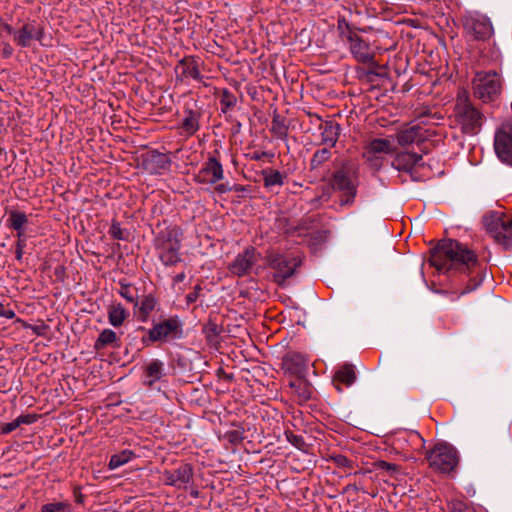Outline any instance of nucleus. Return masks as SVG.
<instances>
[{"label": "nucleus", "instance_id": "f257e3e1", "mask_svg": "<svg viewBox=\"0 0 512 512\" xmlns=\"http://www.w3.org/2000/svg\"><path fill=\"white\" fill-rule=\"evenodd\" d=\"M429 262L441 272L452 267H465L469 270L477 265L478 260L466 246L452 239H444L432 251Z\"/></svg>", "mask_w": 512, "mask_h": 512}, {"label": "nucleus", "instance_id": "f03ea898", "mask_svg": "<svg viewBox=\"0 0 512 512\" xmlns=\"http://www.w3.org/2000/svg\"><path fill=\"white\" fill-rule=\"evenodd\" d=\"M452 120L463 133L471 135L476 134L483 124V114L473 106L465 89L457 93Z\"/></svg>", "mask_w": 512, "mask_h": 512}, {"label": "nucleus", "instance_id": "7ed1b4c3", "mask_svg": "<svg viewBox=\"0 0 512 512\" xmlns=\"http://www.w3.org/2000/svg\"><path fill=\"white\" fill-rule=\"evenodd\" d=\"M474 96L482 102L494 101L501 92L500 76L496 72H477L472 81Z\"/></svg>", "mask_w": 512, "mask_h": 512}, {"label": "nucleus", "instance_id": "20e7f679", "mask_svg": "<svg viewBox=\"0 0 512 512\" xmlns=\"http://www.w3.org/2000/svg\"><path fill=\"white\" fill-rule=\"evenodd\" d=\"M484 226L495 241L505 247L512 245V217L502 212H491L484 217Z\"/></svg>", "mask_w": 512, "mask_h": 512}, {"label": "nucleus", "instance_id": "39448f33", "mask_svg": "<svg viewBox=\"0 0 512 512\" xmlns=\"http://www.w3.org/2000/svg\"><path fill=\"white\" fill-rule=\"evenodd\" d=\"M431 468L442 473H449L458 464V456L454 447L447 443H439L427 453Z\"/></svg>", "mask_w": 512, "mask_h": 512}, {"label": "nucleus", "instance_id": "423d86ee", "mask_svg": "<svg viewBox=\"0 0 512 512\" xmlns=\"http://www.w3.org/2000/svg\"><path fill=\"white\" fill-rule=\"evenodd\" d=\"M494 149L501 162L512 166V121L504 123L496 131Z\"/></svg>", "mask_w": 512, "mask_h": 512}, {"label": "nucleus", "instance_id": "0eeeda50", "mask_svg": "<svg viewBox=\"0 0 512 512\" xmlns=\"http://www.w3.org/2000/svg\"><path fill=\"white\" fill-rule=\"evenodd\" d=\"M464 26L476 39H486L493 34L490 20L479 13H468L464 18Z\"/></svg>", "mask_w": 512, "mask_h": 512}, {"label": "nucleus", "instance_id": "6e6552de", "mask_svg": "<svg viewBox=\"0 0 512 512\" xmlns=\"http://www.w3.org/2000/svg\"><path fill=\"white\" fill-rule=\"evenodd\" d=\"M269 265L275 270L274 280L282 284L287 278L292 276L298 266L296 258H288L282 255H272L269 257Z\"/></svg>", "mask_w": 512, "mask_h": 512}, {"label": "nucleus", "instance_id": "1a4fd4ad", "mask_svg": "<svg viewBox=\"0 0 512 512\" xmlns=\"http://www.w3.org/2000/svg\"><path fill=\"white\" fill-rule=\"evenodd\" d=\"M42 37L43 27L35 20L26 22L21 29L14 32L15 43L23 48L29 47L33 39L41 40Z\"/></svg>", "mask_w": 512, "mask_h": 512}, {"label": "nucleus", "instance_id": "9d476101", "mask_svg": "<svg viewBox=\"0 0 512 512\" xmlns=\"http://www.w3.org/2000/svg\"><path fill=\"white\" fill-rule=\"evenodd\" d=\"M180 324L176 318H169L159 322L148 331V339L151 342L164 340L169 336H176L179 332Z\"/></svg>", "mask_w": 512, "mask_h": 512}, {"label": "nucleus", "instance_id": "9b49d317", "mask_svg": "<svg viewBox=\"0 0 512 512\" xmlns=\"http://www.w3.org/2000/svg\"><path fill=\"white\" fill-rule=\"evenodd\" d=\"M396 151V147L390 138H374L370 140L366 147L364 157L370 163L377 161V154H392Z\"/></svg>", "mask_w": 512, "mask_h": 512}, {"label": "nucleus", "instance_id": "f8f14e48", "mask_svg": "<svg viewBox=\"0 0 512 512\" xmlns=\"http://www.w3.org/2000/svg\"><path fill=\"white\" fill-rule=\"evenodd\" d=\"M156 245L162 250L160 258L165 265L175 264L179 260V246L177 241L172 242L170 232L167 234V238H165V236H159L156 240Z\"/></svg>", "mask_w": 512, "mask_h": 512}, {"label": "nucleus", "instance_id": "ddd939ff", "mask_svg": "<svg viewBox=\"0 0 512 512\" xmlns=\"http://www.w3.org/2000/svg\"><path fill=\"white\" fill-rule=\"evenodd\" d=\"M256 260L255 250L247 249L230 264V271L235 275L242 276L249 272Z\"/></svg>", "mask_w": 512, "mask_h": 512}, {"label": "nucleus", "instance_id": "4468645a", "mask_svg": "<svg viewBox=\"0 0 512 512\" xmlns=\"http://www.w3.org/2000/svg\"><path fill=\"white\" fill-rule=\"evenodd\" d=\"M223 177V170L221 164L215 159L211 158L200 170L198 180L204 183H215Z\"/></svg>", "mask_w": 512, "mask_h": 512}, {"label": "nucleus", "instance_id": "2eb2a0df", "mask_svg": "<svg viewBox=\"0 0 512 512\" xmlns=\"http://www.w3.org/2000/svg\"><path fill=\"white\" fill-rule=\"evenodd\" d=\"M321 132V144L334 147L340 135V125L333 121H327L319 126Z\"/></svg>", "mask_w": 512, "mask_h": 512}, {"label": "nucleus", "instance_id": "dca6fc26", "mask_svg": "<svg viewBox=\"0 0 512 512\" xmlns=\"http://www.w3.org/2000/svg\"><path fill=\"white\" fill-rule=\"evenodd\" d=\"M350 50L359 62L367 63L372 59L368 44L359 37H350Z\"/></svg>", "mask_w": 512, "mask_h": 512}, {"label": "nucleus", "instance_id": "f3484780", "mask_svg": "<svg viewBox=\"0 0 512 512\" xmlns=\"http://www.w3.org/2000/svg\"><path fill=\"white\" fill-rule=\"evenodd\" d=\"M421 156L416 153L402 152L398 153L392 162V167L397 170L409 171L421 160Z\"/></svg>", "mask_w": 512, "mask_h": 512}, {"label": "nucleus", "instance_id": "a211bd4d", "mask_svg": "<svg viewBox=\"0 0 512 512\" xmlns=\"http://www.w3.org/2000/svg\"><path fill=\"white\" fill-rule=\"evenodd\" d=\"M332 184L335 189L346 192V194L350 197V199L343 201L344 204H348L353 201V198L356 194L355 187L349 177H347L343 172H337L334 175Z\"/></svg>", "mask_w": 512, "mask_h": 512}, {"label": "nucleus", "instance_id": "6ab92c4d", "mask_svg": "<svg viewBox=\"0 0 512 512\" xmlns=\"http://www.w3.org/2000/svg\"><path fill=\"white\" fill-rule=\"evenodd\" d=\"M422 138L421 128L417 125L409 126L400 130L397 134V141L399 145H410Z\"/></svg>", "mask_w": 512, "mask_h": 512}, {"label": "nucleus", "instance_id": "aec40b11", "mask_svg": "<svg viewBox=\"0 0 512 512\" xmlns=\"http://www.w3.org/2000/svg\"><path fill=\"white\" fill-rule=\"evenodd\" d=\"M191 61L188 57L182 59L179 64L175 67L176 73V84H189V80L192 77Z\"/></svg>", "mask_w": 512, "mask_h": 512}, {"label": "nucleus", "instance_id": "412c9836", "mask_svg": "<svg viewBox=\"0 0 512 512\" xmlns=\"http://www.w3.org/2000/svg\"><path fill=\"white\" fill-rule=\"evenodd\" d=\"M190 155V147H181L172 154L176 167L182 170L183 173L189 172V166L192 164Z\"/></svg>", "mask_w": 512, "mask_h": 512}, {"label": "nucleus", "instance_id": "4be33fe9", "mask_svg": "<svg viewBox=\"0 0 512 512\" xmlns=\"http://www.w3.org/2000/svg\"><path fill=\"white\" fill-rule=\"evenodd\" d=\"M356 379V373L352 365L345 364L338 369L334 376V382L351 386Z\"/></svg>", "mask_w": 512, "mask_h": 512}, {"label": "nucleus", "instance_id": "5701e85b", "mask_svg": "<svg viewBox=\"0 0 512 512\" xmlns=\"http://www.w3.org/2000/svg\"><path fill=\"white\" fill-rule=\"evenodd\" d=\"M156 299L151 294L143 297L140 303L139 311L137 314L138 320L146 322L149 318L150 313L155 309Z\"/></svg>", "mask_w": 512, "mask_h": 512}, {"label": "nucleus", "instance_id": "b1692460", "mask_svg": "<svg viewBox=\"0 0 512 512\" xmlns=\"http://www.w3.org/2000/svg\"><path fill=\"white\" fill-rule=\"evenodd\" d=\"M126 316L127 312L120 304L109 307L108 319L110 324L114 327L121 326L126 319Z\"/></svg>", "mask_w": 512, "mask_h": 512}, {"label": "nucleus", "instance_id": "393cba45", "mask_svg": "<svg viewBox=\"0 0 512 512\" xmlns=\"http://www.w3.org/2000/svg\"><path fill=\"white\" fill-rule=\"evenodd\" d=\"M118 341L117 334L111 329H104L98 339L95 341L94 348L96 350L103 349L104 347L111 345Z\"/></svg>", "mask_w": 512, "mask_h": 512}, {"label": "nucleus", "instance_id": "a878e982", "mask_svg": "<svg viewBox=\"0 0 512 512\" xmlns=\"http://www.w3.org/2000/svg\"><path fill=\"white\" fill-rule=\"evenodd\" d=\"M28 222L24 212L12 210L9 212L8 227L16 231L23 230V226Z\"/></svg>", "mask_w": 512, "mask_h": 512}, {"label": "nucleus", "instance_id": "bb28decb", "mask_svg": "<svg viewBox=\"0 0 512 512\" xmlns=\"http://www.w3.org/2000/svg\"><path fill=\"white\" fill-rule=\"evenodd\" d=\"M163 370V363L159 360L151 361L145 370L146 377L150 378L149 385L151 386L155 381L161 379Z\"/></svg>", "mask_w": 512, "mask_h": 512}, {"label": "nucleus", "instance_id": "cd10ccee", "mask_svg": "<svg viewBox=\"0 0 512 512\" xmlns=\"http://www.w3.org/2000/svg\"><path fill=\"white\" fill-rule=\"evenodd\" d=\"M135 456L134 452L131 450H123L117 454L111 456L109 461V468L115 469L118 468L127 462H129Z\"/></svg>", "mask_w": 512, "mask_h": 512}, {"label": "nucleus", "instance_id": "c85d7f7f", "mask_svg": "<svg viewBox=\"0 0 512 512\" xmlns=\"http://www.w3.org/2000/svg\"><path fill=\"white\" fill-rule=\"evenodd\" d=\"M264 176V185L268 188L273 186H282L283 185V175L276 170H266L263 172Z\"/></svg>", "mask_w": 512, "mask_h": 512}, {"label": "nucleus", "instance_id": "c756f323", "mask_svg": "<svg viewBox=\"0 0 512 512\" xmlns=\"http://www.w3.org/2000/svg\"><path fill=\"white\" fill-rule=\"evenodd\" d=\"M171 158L168 154L160 153L158 151H151L148 154V161L152 164H155L157 168L164 169L168 167L171 162Z\"/></svg>", "mask_w": 512, "mask_h": 512}, {"label": "nucleus", "instance_id": "7c9ffc66", "mask_svg": "<svg viewBox=\"0 0 512 512\" xmlns=\"http://www.w3.org/2000/svg\"><path fill=\"white\" fill-rule=\"evenodd\" d=\"M286 361L299 369L306 368L309 363V359L304 354L298 352H291L287 354Z\"/></svg>", "mask_w": 512, "mask_h": 512}, {"label": "nucleus", "instance_id": "2f4dec72", "mask_svg": "<svg viewBox=\"0 0 512 512\" xmlns=\"http://www.w3.org/2000/svg\"><path fill=\"white\" fill-rule=\"evenodd\" d=\"M330 158V151L327 148L317 150L311 159L312 168H317Z\"/></svg>", "mask_w": 512, "mask_h": 512}, {"label": "nucleus", "instance_id": "473e14b6", "mask_svg": "<svg viewBox=\"0 0 512 512\" xmlns=\"http://www.w3.org/2000/svg\"><path fill=\"white\" fill-rule=\"evenodd\" d=\"M42 512H69L70 505L65 502L48 503L42 506Z\"/></svg>", "mask_w": 512, "mask_h": 512}, {"label": "nucleus", "instance_id": "72a5a7b5", "mask_svg": "<svg viewBox=\"0 0 512 512\" xmlns=\"http://www.w3.org/2000/svg\"><path fill=\"white\" fill-rule=\"evenodd\" d=\"M109 234L113 239L116 240H127L128 238V235L124 233L120 226V223L116 220L112 221Z\"/></svg>", "mask_w": 512, "mask_h": 512}, {"label": "nucleus", "instance_id": "f704fd0d", "mask_svg": "<svg viewBox=\"0 0 512 512\" xmlns=\"http://www.w3.org/2000/svg\"><path fill=\"white\" fill-rule=\"evenodd\" d=\"M271 130L280 138L285 137L287 134V127L284 125L283 121L279 119V117H274Z\"/></svg>", "mask_w": 512, "mask_h": 512}, {"label": "nucleus", "instance_id": "c9c22d12", "mask_svg": "<svg viewBox=\"0 0 512 512\" xmlns=\"http://www.w3.org/2000/svg\"><path fill=\"white\" fill-rule=\"evenodd\" d=\"M120 295L131 303H135V296L133 294V288L129 284H121Z\"/></svg>", "mask_w": 512, "mask_h": 512}, {"label": "nucleus", "instance_id": "e433bc0d", "mask_svg": "<svg viewBox=\"0 0 512 512\" xmlns=\"http://www.w3.org/2000/svg\"><path fill=\"white\" fill-rule=\"evenodd\" d=\"M377 465L378 468L387 471L391 475L399 471L398 465L386 461H379Z\"/></svg>", "mask_w": 512, "mask_h": 512}, {"label": "nucleus", "instance_id": "4c0bfd02", "mask_svg": "<svg viewBox=\"0 0 512 512\" xmlns=\"http://www.w3.org/2000/svg\"><path fill=\"white\" fill-rule=\"evenodd\" d=\"M19 426H20L19 421L16 418L15 420H13L10 423L2 424L1 425V433L2 434H9L12 431H14L16 428H18Z\"/></svg>", "mask_w": 512, "mask_h": 512}, {"label": "nucleus", "instance_id": "58836bf2", "mask_svg": "<svg viewBox=\"0 0 512 512\" xmlns=\"http://www.w3.org/2000/svg\"><path fill=\"white\" fill-rule=\"evenodd\" d=\"M39 418V415L37 414H26V415H20L17 417V420L19 421V424H32L37 421Z\"/></svg>", "mask_w": 512, "mask_h": 512}, {"label": "nucleus", "instance_id": "ea45409f", "mask_svg": "<svg viewBox=\"0 0 512 512\" xmlns=\"http://www.w3.org/2000/svg\"><path fill=\"white\" fill-rule=\"evenodd\" d=\"M0 316L7 319H12L15 317V312L9 307V305L0 303Z\"/></svg>", "mask_w": 512, "mask_h": 512}, {"label": "nucleus", "instance_id": "a19ab883", "mask_svg": "<svg viewBox=\"0 0 512 512\" xmlns=\"http://www.w3.org/2000/svg\"><path fill=\"white\" fill-rule=\"evenodd\" d=\"M48 325H46L43 321H40L38 325H32L31 330L38 336L45 335L46 330L48 329Z\"/></svg>", "mask_w": 512, "mask_h": 512}, {"label": "nucleus", "instance_id": "79ce46f5", "mask_svg": "<svg viewBox=\"0 0 512 512\" xmlns=\"http://www.w3.org/2000/svg\"><path fill=\"white\" fill-rule=\"evenodd\" d=\"M183 128L187 131V135H190V129L192 128V112H189V115L185 117L183 120Z\"/></svg>", "mask_w": 512, "mask_h": 512}, {"label": "nucleus", "instance_id": "37998d69", "mask_svg": "<svg viewBox=\"0 0 512 512\" xmlns=\"http://www.w3.org/2000/svg\"><path fill=\"white\" fill-rule=\"evenodd\" d=\"M0 31H1V33L6 32L9 35L14 34V32H15L11 25H9L1 20H0Z\"/></svg>", "mask_w": 512, "mask_h": 512}, {"label": "nucleus", "instance_id": "c03bdc74", "mask_svg": "<svg viewBox=\"0 0 512 512\" xmlns=\"http://www.w3.org/2000/svg\"><path fill=\"white\" fill-rule=\"evenodd\" d=\"M13 54V48L10 44H5L2 49V56L4 58H9Z\"/></svg>", "mask_w": 512, "mask_h": 512}, {"label": "nucleus", "instance_id": "a18cd8bd", "mask_svg": "<svg viewBox=\"0 0 512 512\" xmlns=\"http://www.w3.org/2000/svg\"><path fill=\"white\" fill-rule=\"evenodd\" d=\"M17 242L16 244H21V246L25 247V234L23 230L17 231Z\"/></svg>", "mask_w": 512, "mask_h": 512}, {"label": "nucleus", "instance_id": "49530a36", "mask_svg": "<svg viewBox=\"0 0 512 512\" xmlns=\"http://www.w3.org/2000/svg\"><path fill=\"white\" fill-rule=\"evenodd\" d=\"M24 247L21 244H16V259L21 260L23 256Z\"/></svg>", "mask_w": 512, "mask_h": 512}, {"label": "nucleus", "instance_id": "de8ad7c7", "mask_svg": "<svg viewBox=\"0 0 512 512\" xmlns=\"http://www.w3.org/2000/svg\"><path fill=\"white\" fill-rule=\"evenodd\" d=\"M216 190L219 192V193H225L227 191L230 190V188L228 187V185L226 184H219L217 187H216Z\"/></svg>", "mask_w": 512, "mask_h": 512}, {"label": "nucleus", "instance_id": "09e8293b", "mask_svg": "<svg viewBox=\"0 0 512 512\" xmlns=\"http://www.w3.org/2000/svg\"><path fill=\"white\" fill-rule=\"evenodd\" d=\"M267 153L266 152H262V153H258V152H254L251 156V158L253 160H260L262 157L266 156Z\"/></svg>", "mask_w": 512, "mask_h": 512}, {"label": "nucleus", "instance_id": "8fccbe9b", "mask_svg": "<svg viewBox=\"0 0 512 512\" xmlns=\"http://www.w3.org/2000/svg\"><path fill=\"white\" fill-rule=\"evenodd\" d=\"M16 322H17V323H20V324H21V326H22L23 328H29V329H31V327H32V325H31V324L27 323L25 320L20 319V318H17V319H16Z\"/></svg>", "mask_w": 512, "mask_h": 512}, {"label": "nucleus", "instance_id": "3c124183", "mask_svg": "<svg viewBox=\"0 0 512 512\" xmlns=\"http://www.w3.org/2000/svg\"><path fill=\"white\" fill-rule=\"evenodd\" d=\"M184 279H185V274L182 272V273L177 274L173 280L175 283H179V282H182Z\"/></svg>", "mask_w": 512, "mask_h": 512}, {"label": "nucleus", "instance_id": "603ef678", "mask_svg": "<svg viewBox=\"0 0 512 512\" xmlns=\"http://www.w3.org/2000/svg\"><path fill=\"white\" fill-rule=\"evenodd\" d=\"M193 79H194V88L196 87V83H199V84H202V80L198 78V73L194 70V76H193Z\"/></svg>", "mask_w": 512, "mask_h": 512}, {"label": "nucleus", "instance_id": "864d4df0", "mask_svg": "<svg viewBox=\"0 0 512 512\" xmlns=\"http://www.w3.org/2000/svg\"><path fill=\"white\" fill-rule=\"evenodd\" d=\"M300 386H303L304 388L306 387V385L301 381H299L297 383H291L292 388H296V387H300Z\"/></svg>", "mask_w": 512, "mask_h": 512}, {"label": "nucleus", "instance_id": "5fc2aeb1", "mask_svg": "<svg viewBox=\"0 0 512 512\" xmlns=\"http://www.w3.org/2000/svg\"><path fill=\"white\" fill-rule=\"evenodd\" d=\"M76 502L83 503V495L82 494L76 495Z\"/></svg>", "mask_w": 512, "mask_h": 512}, {"label": "nucleus", "instance_id": "6e6d98bb", "mask_svg": "<svg viewBox=\"0 0 512 512\" xmlns=\"http://www.w3.org/2000/svg\"><path fill=\"white\" fill-rule=\"evenodd\" d=\"M186 300L188 303L192 302V300H193L192 293H189L186 295Z\"/></svg>", "mask_w": 512, "mask_h": 512}, {"label": "nucleus", "instance_id": "4d7b16f0", "mask_svg": "<svg viewBox=\"0 0 512 512\" xmlns=\"http://www.w3.org/2000/svg\"><path fill=\"white\" fill-rule=\"evenodd\" d=\"M189 479H190V476H189V475H188L186 478H185V477H183L182 482H188V481H189Z\"/></svg>", "mask_w": 512, "mask_h": 512}, {"label": "nucleus", "instance_id": "13d9d810", "mask_svg": "<svg viewBox=\"0 0 512 512\" xmlns=\"http://www.w3.org/2000/svg\"><path fill=\"white\" fill-rule=\"evenodd\" d=\"M414 437L419 439V440H422L421 437L419 436V434H417V433L414 434Z\"/></svg>", "mask_w": 512, "mask_h": 512}, {"label": "nucleus", "instance_id": "bf43d9fd", "mask_svg": "<svg viewBox=\"0 0 512 512\" xmlns=\"http://www.w3.org/2000/svg\"><path fill=\"white\" fill-rule=\"evenodd\" d=\"M303 397H304V398H308V397H309V395H307V394H306V392H303Z\"/></svg>", "mask_w": 512, "mask_h": 512}, {"label": "nucleus", "instance_id": "052dcab7", "mask_svg": "<svg viewBox=\"0 0 512 512\" xmlns=\"http://www.w3.org/2000/svg\"><path fill=\"white\" fill-rule=\"evenodd\" d=\"M338 391H341L342 389L336 384L335 385Z\"/></svg>", "mask_w": 512, "mask_h": 512}]
</instances>
